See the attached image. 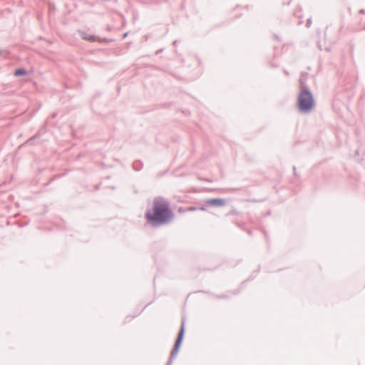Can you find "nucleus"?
<instances>
[{
    "label": "nucleus",
    "instance_id": "obj_1",
    "mask_svg": "<svg viewBox=\"0 0 365 365\" xmlns=\"http://www.w3.org/2000/svg\"><path fill=\"white\" fill-rule=\"evenodd\" d=\"M172 217L173 213L168 202L160 198L154 200L152 210L148 211L145 214V217L148 221H155L160 223L168 222Z\"/></svg>",
    "mask_w": 365,
    "mask_h": 365
},
{
    "label": "nucleus",
    "instance_id": "obj_2",
    "mask_svg": "<svg viewBox=\"0 0 365 365\" xmlns=\"http://www.w3.org/2000/svg\"><path fill=\"white\" fill-rule=\"evenodd\" d=\"M299 108L301 110L307 112L310 110L314 105L312 96L307 91H302L298 98Z\"/></svg>",
    "mask_w": 365,
    "mask_h": 365
},
{
    "label": "nucleus",
    "instance_id": "obj_3",
    "mask_svg": "<svg viewBox=\"0 0 365 365\" xmlns=\"http://www.w3.org/2000/svg\"><path fill=\"white\" fill-rule=\"evenodd\" d=\"M80 35L83 39L88 41L89 42H96V41H98L100 43L108 42V41H107L106 38H101L95 35L90 34L84 31H80Z\"/></svg>",
    "mask_w": 365,
    "mask_h": 365
},
{
    "label": "nucleus",
    "instance_id": "obj_4",
    "mask_svg": "<svg viewBox=\"0 0 365 365\" xmlns=\"http://www.w3.org/2000/svg\"><path fill=\"white\" fill-rule=\"evenodd\" d=\"M206 205L215 207H221L225 205V201L222 199H210L205 202Z\"/></svg>",
    "mask_w": 365,
    "mask_h": 365
},
{
    "label": "nucleus",
    "instance_id": "obj_5",
    "mask_svg": "<svg viewBox=\"0 0 365 365\" xmlns=\"http://www.w3.org/2000/svg\"><path fill=\"white\" fill-rule=\"evenodd\" d=\"M183 334H184V327H182V328L180 329V333L178 334V337L176 344H175V348L176 349H178V347L180 346V344L181 343V341L182 339Z\"/></svg>",
    "mask_w": 365,
    "mask_h": 365
},
{
    "label": "nucleus",
    "instance_id": "obj_6",
    "mask_svg": "<svg viewBox=\"0 0 365 365\" xmlns=\"http://www.w3.org/2000/svg\"><path fill=\"white\" fill-rule=\"evenodd\" d=\"M26 73H27V72L25 69L19 68L15 71L14 75L16 76H20L26 75Z\"/></svg>",
    "mask_w": 365,
    "mask_h": 365
},
{
    "label": "nucleus",
    "instance_id": "obj_7",
    "mask_svg": "<svg viewBox=\"0 0 365 365\" xmlns=\"http://www.w3.org/2000/svg\"><path fill=\"white\" fill-rule=\"evenodd\" d=\"M187 210H189V211H193V210H195V208L193 207H190L187 209Z\"/></svg>",
    "mask_w": 365,
    "mask_h": 365
},
{
    "label": "nucleus",
    "instance_id": "obj_8",
    "mask_svg": "<svg viewBox=\"0 0 365 365\" xmlns=\"http://www.w3.org/2000/svg\"><path fill=\"white\" fill-rule=\"evenodd\" d=\"M200 210H205V208L204 207H201Z\"/></svg>",
    "mask_w": 365,
    "mask_h": 365
}]
</instances>
